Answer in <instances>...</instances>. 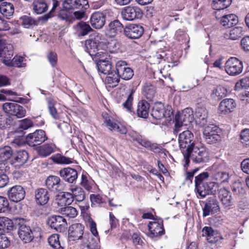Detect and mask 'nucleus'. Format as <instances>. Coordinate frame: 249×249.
Returning a JSON list of instances; mask_svg holds the SVG:
<instances>
[{
    "instance_id": "obj_7",
    "label": "nucleus",
    "mask_w": 249,
    "mask_h": 249,
    "mask_svg": "<svg viewBox=\"0 0 249 249\" xmlns=\"http://www.w3.org/2000/svg\"><path fill=\"white\" fill-rule=\"evenodd\" d=\"M208 177L209 174L207 172H203L195 178V189L201 198H204L209 194L206 182Z\"/></svg>"
},
{
    "instance_id": "obj_8",
    "label": "nucleus",
    "mask_w": 249,
    "mask_h": 249,
    "mask_svg": "<svg viewBox=\"0 0 249 249\" xmlns=\"http://www.w3.org/2000/svg\"><path fill=\"white\" fill-rule=\"evenodd\" d=\"M225 69L229 75L236 76L243 71L242 62L236 57H231L226 62Z\"/></svg>"
},
{
    "instance_id": "obj_49",
    "label": "nucleus",
    "mask_w": 249,
    "mask_h": 249,
    "mask_svg": "<svg viewBox=\"0 0 249 249\" xmlns=\"http://www.w3.org/2000/svg\"><path fill=\"white\" fill-rule=\"evenodd\" d=\"M156 94L155 87L150 84L145 85L142 89V94L149 101L152 100Z\"/></svg>"
},
{
    "instance_id": "obj_3",
    "label": "nucleus",
    "mask_w": 249,
    "mask_h": 249,
    "mask_svg": "<svg viewBox=\"0 0 249 249\" xmlns=\"http://www.w3.org/2000/svg\"><path fill=\"white\" fill-rule=\"evenodd\" d=\"M194 120L193 111L191 108H186L175 116V131L178 132L183 126H187Z\"/></svg>"
},
{
    "instance_id": "obj_23",
    "label": "nucleus",
    "mask_w": 249,
    "mask_h": 249,
    "mask_svg": "<svg viewBox=\"0 0 249 249\" xmlns=\"http://www.w3.org/2000/svg\"><path fill=\"white\" fill-rule=\"evenodd\" d=\"M218 198L225 208H228L232 205V198L231 192L228 190L223 188L218 193Z\"/></svg>"
},
{
    "instance_id": "obj_54",
    "label": "nucleus",
    "mask_w": 249,
    "mask_h": 249,
    "mask_svg": "<svg viewBox=\"0 0 249 249\" xmlns=\"http://www.w3.org/2000/svg\"><path fill=\"white\" fill-rule=\"evenodd\" d=\"M229 178V173L224 171L217 172L213 175V178L221 183L227 182Z\"/></svg>"
},
{
    "instance_id": "obj_37",
    "label": "nucleus",
    "mask_w": 249,
    "mask_h": 249,
    "mask_svg": "<svg viewBox=\"0 0 249 249\" xmlns=\"http://www.w3.org/2000/svg\"><path fill=\"white\" fill-rule=\"evenodd\" d=\"M57 204L60 206L71 204L73 201V198L70 192H63L58 196Z\"/></svg>"
},
{
    "instance_id": "obj_42",
    "label": "nucleus",
    "mask_w": 249,
    "mask_h": 249,
    "mask_svg": "<svg viewBox=\"0 0 249 249\" xmlns=\"http://www.w3.org/2000/svg\"><path fill=\"white\" fill-rule=\"evenodd\" d=\"M80 185L86 190L90 191L94 186V181L87 174H83L81 176Z\"/></svg>"
},
{
    "instance_id": "obj_63",
    "label": "nucleus",
    "mask_w": 249,
    "mask_h": 249,
    "mask_svg": "<svg viewBox=\"0 0 249 249\" xmlns=\"http://www.w3.org/2000/svg\"><path fill=\"white\" fill-rule=\"evenodd\" d=\"M11 143L15 147H19L25 144V139L24 137L18 136L15 137Z\"/></svg>"
},
{
    "instance_id": "obj_46",
    "label": "nucleus",
    "mask_w": 249,
    "mask_h": 249,
    "mask_svg": "<svg viewBox=\"0 0 249 249\" xmlns=\"http://www.w3.org/2000/svg\"><path fill=\"white\" fill-rule=\"evenodd\" d=\"M13 154L11 147L4 146L0 147V161H6L10 159Z\"/></svg>"
},
{
    "instance_id": "obj_21",
    "label": "nucleus",
    "mask_w": 249,
    "mask_h": 249,
    "mask_svg": "<svg viewBox=\"0 0 249 249\" xmlns=\"http://www.w3.org/2000/svg\"><path fill=\"white\" fill-rule=\"evenodd\" d=\"M84 226L80 223L73 224L69 229V237L72 240L80 239L84 234Z\"/></svg>"
},
{
    "instance_id": "obj_27",
    "label": "nucleus",
    "mask_w": 249,
    "mask_h": 249,
    "mask_svg": "<svg viewBox=\"0 0 249 249\" xmlns=\"http://www.w3.org/2000/svg\"><path fill=\"white\" fill-rule=\"evenodd\" d=\"M28 159V154L25 150H20L14 154L11 160V164L15 166L24 164Z\"/></svg>"
},
{
    "instance_id": "obj_11",
    "label": "nucleus",
    "mask_w": 249,
    "mask_h": 249,
    "mask_svg": "<svg viewBox=\"0 0 249 249\" xmlns=\"http://www.w3.org/2000/svg\"><path fill=\"white\" fill-rule=\"evenodd\" d=\"M4 111L11 115L21 118L25 116L26 110L21 106L14 102H6L3 104Z\"/></svg>"
},
{
    "instance_id": "obj_38",
    "label": "nucleus",
    "mask_w": 249,
    "mask_h": 249,
    "mask_svg": "<svg viewBox=\"0 0 249 249\" xmlns=\"http://www.w3.org/2000/svg\"><path fill=\"white\" fill-rule=\"evenodd\" d=\"M208 116L207 109L203 107H197L196 109L195 117L198 120L197 121L201 125H204L207 122V119Z\"/></svg>"
},
{
    "instance_id": "obj_51",
    "label": "nucleus",
    "mask_w": 249,
    "mask_h": 249,
    "mask_svg": "<svg viewBox=\"0 0 249 249\" xmlns=\"http://www.w3.org/2000/svg\"><path fill=\"white\" fill-rule=\"evenodd\" d=\"M51 160L55 163L61 164H68L72 162V159L66 157L60 154L53 155Z\"/></svg>"
},
{
    "instance_id": "obj_13",
    "label": "nucleus",
    "mask_w": 249,
    "mask_h": 249,
    "mask_svg": "<svg viewBox=\"0 0 249 249\" xmlns=\"http://www.w3.org/2000/svg\"><path fill=\"white\" fill-rule=\"evenodd\" d=\"M101 40V36L99 34L95 36L93 38L87 40L85 44L86 51L90 55H95L98 48H101L102 43H105Z\"/></svg>"
},
{
    "instance_id": "obj_36",
    "label": "nucleus",
    "mask_w": 249,
    "mask_h": 249,
    "mask_svg": "<svg viewBox=\"0 0 249 249\" xmlns=\"http://www.w3.org/2000/svg\"><path fill=\"white\" fill-rule=\"evenodd\" d=\"M149 104L145 100L139 102L137 108V114L139 117L146 118L148 116Z\"/></svg>"
},
{
    "instance_id": "obj_45",
    "label": "nucleus",
    "mask_w": 249,
    "mask_h": 249,
    "mask_svg": "<svg viewBox=\"0 0 249 249\" xmlns=\"http://www.w3.org/2000/svg\"><path fill=\"white\" fill-rule=\"evenodd\" d=\"M107 75L105 80L107 85L111 88L116 87L120 81V77L118 73H116L115 71H112Z\"/></svg>"
},
{
    "instance_id": "obj_58",
    "label": "nucleus",
    "mask_w": 249,
    "mask_h": 249,
    "mask_svg": "<svg viewBox=\"0 0 249 249\" xmlns=\"http://www.w3.org/2000/svg\"><path fill=\"white\" fill-rule=\"evenodd\" d=\"M22 25L24 28H29L31 26L36 25V21L32 18L24 16L21 18Z\"/></svg>"
},
{
    "instance_id": "obj_52",
    "label": "nucleus",
    "mask_w": 249,
    "mask_h": 249,
    "mask_svg": "<svg viewBox=\"0 0 249 249\" xmlns=\"http://www.w3.org/2000/svg\"><path fill=\"white\" fill-rule=\"evenodd\" d=\"M49 245L54 249H64L59 241V236L57 234H53L51 235L48 239Z\"/></svg>"
},
{
    "instance_id": "obj_62",
    "label": "nucleus",
    "mask_w": 249,
    "mask_h": 249,
    "mask_svg": "<svg viewBox=\"0 0 249 249\" xmlns=\"http://www.w3.org/2000/svg\"><path fill=\"white\" fill-rule=\"evenodd\" d=\"M10 245V242L5 234L0 233V249L8 248Z\"/></svg>"
},
{
    "instance_id": "obj_53",
    "label": "nucleus",
    "mask_w": 249,
    "mask_h": 249,
    "mask_svg": "<svg viewBox=\"0 0 249 249\" xmlns=\"http://www.w3.org/2000/svg\"><path fill=\"white\" fill-rule=\"evenodd\" d=\"M61 213L69 218H73L77 215V211L76 209L71 206H67L62 208L61 209Z\"/></svg>"
},
{
    "instance_id": "obj_6",
    "label": "nucleus",
    "mask_w": 249,
    "mask_h": 249,
    "mask_svg": "<svg viewBox=\"0 0 249 249\" xmlns=\"http://www.w3.org/2000/svg\"><path fill=\"white\" fill-rule=\"evenodd\" d=\"M221 130L216 125L211 124L205 127L203 135L207 143L211 144L220 140Z\"/></svg>"
},
{
    "instance_id": "obj_61",
    "label": "nucleus",
    "mask_w": 249,
    "mask_h": 249,
    "mask_svg": "<svg viewBox=\"0 0 249 249\" xmlns=\"http://www.w3.org/2000/svg\"><path fill=\"white\" fill-rule=\"evenodd\" d=\"M10 172V167L8 163L6 161H2L0 163V174L1 175L7 176Z\"/></svg>"
},
{
    "instance_id": "obj_18",
    "label": "nucleus",
    "mask_w": 249,
    "mask_h": 249,
    "mask_svg": "<svg viewBox=\"0 0 249 249\" xmlns=\"http://www.w3.org/2000/svg\"><path fill=\"white\" fill-rule=\"evenodd\" d=\"M10 200L18 202L22 200L25 196L24 189L20 185H16L11 187L8 191Z\"/></svg>"
},
{
    "instance_id": "obj_9",
    "label": "nucleus",
    "mask_w": 249,
    "mask_h": 249,
    "mask_svg": "<svg viewBox=\"0 0 249 249\" xmlns=\"http://www.w3.org/2000/svg\"><path fill=\"white\" fill-rule=\"evenodd\" d=\"M121 14L123 19L132 21L141 18L142 16V12L138 6L129 5L124 7L122 9Z\"/></svg>"
},
{
    "instance_id": "obj_31",
    "label": "nucleus",
    "mask_w": 249,
    "mask_h": 249,
    "mask_svg": "<svg viewBox=\"0 0 249 249\" xmlns=\"http://www.w3.org/2000/svg\"><path fill=\"white\" fill-rule=\"evenodd\" d=\"M35 198L38 204L40 205L46 204L49 199L47 190L43 188L37 189L35 192Z\"/></svg>"
},
{
    "instance_id": "obj_24",
    "label": "nucleus",
    "mask_w": 249,
    "mask_h": 249,
    "mask_svg": "<svg viewBox=\"0 0 249 249\" xmlns=\"http://www.w3.org/2000/svg\"><path fill=\"white\" fill-rule=\"evenodd\" d=\"M106 17L102 13L95 12L90 18V23L92 27L96 29H101L105 24Z\"/></svg>"
},
{
    "instance_id": "obj_34",
    "label": "nucleus",
    "mask_w": 249,
    "mask_h": 249,
    "mask_svg": "<svg viewBox=\"0 0 249 249\" xmlns=\"http://www.w3.org/2000/svg\"><path fill=\"white\" fill-rule=\"evenodd\" d=\"M14 6L11 3L3 2L0 5V12L3 17L9 18L14 12Z\"/></svg>"
},
{
    "instance_id": "obj_5",
    "label": "nucleus",
    "mask_w": 249,
    "mask_h": 249,
    "mask_svg": "<svg viewBox=\"0 0 249 249\" xmlns=\"http://www.w3.org/2000/svg\"><path fill=\"white\" fill-rule=\"evenodd\" d=\"M103 117L104 119L103 124L109 130L111 131H116L122 134L127 133V129L126 127L112 117L108 115L107 113L103 114Z\"/></svg>"
},
{
    "instance_id": "obj_60",
    "label": "nucleus",
    "mask_w": 249,
    "mask_h": 249,
    "mask_svg": "<svg viewBox=\"0 0 249 249\" xmlns=\"http://www.w3.org/2000/svg\"><path fill=\"white\" fill-rule=\"evenodd\" d=\"M240 141L243 144L249 145V129H245L241 131Z\"/></svg>"
},
{
    "instance_id": "obj_29",
    "label": "nucleus",
    "mask_w": 249,
    "mask_h": 249,
    "mask_svg": "<svg viewBox=\"0 0 249 249\" xmlns=\"http://www.w3.org/2000/svg\"><path fill=\"white\" fill-rule=\"evenodd\" d=\"M74 34L78 36H85L92 30L90 25L85 22L81 21L73 26Z\"/></svg>"
},
{
    "instance_id": "obj_2",
    "label": "nucleus",
    "mask_w": 249,
    "mask_h": 249,
    "mask_svg": "<svg viewBox=\"0 0 249 249\" xmlns=\"http://www.w3.org/2000/svg\"><path fill=\"white\" fill-rule=\"evenodd\" d=\"M190 158L196 163H204L207 162L209 160V153L208 150L204 146L196 143L188 151L186 156H184L185 161L184 166H188L190 162Z\"/></svg>"
},
{
    "instance_id": "obj_55",
    "label": "nucleus",
    "mask_w": 249,
    "mask_h": 249,
    "mask_svg": "<svg viewBox=\"0 0 249 249\" xmlns=\"http://www.w3.org/2000/svg\"><path fill=\"white\" fill-rule=\"evenodd\" d=\"M248 88H249V78L245 77L236 83L234 89L239 91L243 89H247Z\"/></svg>"
},
{
    "instance_id": "obj_17",
    "label": "nucleus",
    "mask_w": 249,
    "mask_h": 249,
    "mask_svg": "<svg viewBox=\"0 0 249 249\" xmlns=\"http://www.w3.org/2000/svg\"><path fill=\"white\" fill-rule=\"evenodd\" d=\"M220 210L218 202L213 197L208 198L203 208V216H207L217 213Z\"/></svg>"
},
{
    "instance_id": "obj_35",
    "label": "nucleus",
    "mask_w": 249,
    "mask_h": 249,
    "mask_svg": "<svg viewBox=\"0 0 249 249\" xmlns=\"http://www.w3.org/2000/svg\"><path fill=\"white\" fill-rule=\"evenodd\" d=\"M238 17L234 14H230L223 16L220 20L221 24L223 26L230 27L238 23Z\"/></svg>"
},
{
    "instance_id": "obj_43",
    "label": "nucleus",
    "mask_w": 249,
    "mask_h": 249,
    "mask_svg": "<svg viewBox=\"0 0 249 249\" xmlns=\"http://www.w3.org/2000/svg\"><path fill=\"white\" fill-rule=\"evenodd\" d=\"M48 5L44 0H36L33 3V9L36 14H41L48 9Z\"/></svg>"
},
{
    "instance_id": "obj_40",
    "label": "nucleus",
    "mask_w": 249,
    "mask_h": 249,
    "mask_svg": "<svg viewBox=\"0 0 249 249\" xmlns=\"http://www.w3.org/2000/svg\"><path fill=\"white\" fill-rule=\"evenodd\" d=\"M243 28L241 27H236L225 34V38L233 40L238 39L243 36Z\"/></svg>"
},
{
    "instance_id": "obj_56",
    "label": "nucleus",
    "mask_w": 249,
    "mask_h": 249,
    "mask_svg": "<svg viewBox=\"0 0 249 249\" xmlns=\"http://www.w3.org/2000/svg\"><path fill=\"white\" fill-rule=\"evenodd\" d=\"M135 92L134 89H131L130 93L127 97L126 100L123 103V106L128 111H131L132 106L133 97V95Z\"/></svg>"
},
{
    "instance_id": "obj_25",
    "label": "nucleus",
    "mask_w": 249,
    "mask_h": 249,
    "mask_svg": "<svg viewBox=\"0 0 249 249\" xmlns=\"http://www.w3.org/2000/svg\"><path fill=\"white\" fill-rule=\"evenodd\" d=\"M235 107L236 103L233 99L227 98L220 103L218 110L222 114H226L233 111Z\"/></svg>"
},
{
    "instance_id": "obj_48",
    "label": "nucleus",
    "mask_w": 249,
    "mask_h": 249,
    "mask_svg": "<svg viewBox=\"0 0 249 249\" xmlns=\"http://www.w3.org/2000/svg\"><path fill=\"white\" fill-rule=\"evenodd\" d=\"M102 41L105 43H102L101 48L105 50L107 52L113 53L115 52L116 48L117 47L116 41L113 39H111L110 41H106L103 38H102Z\"/></svg>"
},
{
    "instance_id": "obj_47",
    "label": "nucleus",
    "mask_w": 249,
    "mask_h": 249,
    "mask_svg": "<svg viewBox=\"0 0 249 249\" xmlns=\"http://www.w3.org/2000/svg\"><path fill=\"white\" fill-rule=\"evenodd\" d=\"M58 17L62 20L66 21H71L72 20V11L68 8H62L59 10Z\"/></svg>"
},
{
    "instance_id": "obj_16",
    "label": "nucleus",
    "mask_w": 249,
    "mask_h": 249,
    "mask_svg": "<svg viewBox=\"0 0 249 249\" xmlns=\"http://www.w3.org/2000/svg\"><path fill=\"white\" fill-rule=\"evenodd\" d=\"M124 30L125 35L131 39L140 38L143 34L144 31L142 26L135 24H130L126 26Z\"/></svg>"
},
{
    "instance_id": "obj_12",
    "label": "nucleus",
    "mask_w": 249,
    "mask_h": 249,
    "mask_svg": "<svg viewBox=\"0 0 249 249\" xmlns=\"http://www.w3.org/2000/svg\"><path fill=\"white\" fill-rule=\"evenodd\" d=\"M47 139L45 132L38 129L32 133H30L26 137L27 144L30 146L39 145Z\"/></svg>"
},
{
    "instance_id": "obj_64",
    "label": "nucleus",
    "mask_w": 249,
    "mask_h": 249,
    "mask_svg": "<svg viewBox=\"0 0 249 249\" xmlns=\"http://www.w3.org/2000/svg\"><path fill=\"white\" fill-rule=\"evenodd\" d=\"M8 199L4 196H0V213L6 211L8 207Z\"/></svg>"
},
{
    "instance_id": "obj_4",
    "label": "nucleus",
    "mask_w": 249,
    "mask_h": 249,
    "mask_svg": "<svg viewBox=\"0 0 249 249\" xmlns=\"http://www.w3.org/2000/svg\"><path fill=\"white\" fill-rule=\"evenodd\" d=\"M179 146L182 149L183 156H186L188 151L196 143H195L193 134L189 130L184 131L180 133L178 138Z\"/></svg>"
},
{
    "instance_id": "obj_1",
    "label": "nucleus",
    "mask_w": 249,
    "mask_h": 249,
    "mask_svg": "<svg viewBox=\"0 0 249 249\" xmlns=\"http://www.w3.org/2000/svg\"><path fill=\"white\" fill-rule=\"evenodd\" d=\"M13 55L12 46L10 44H6L5 40L0 39V57H1L2 62L5 65L10 66L14 61L18 67H23L24 58L22 56H16L12 58Z\"/></svg>"
},
{
    "instance_id": "obj_30",
    "label": "nucleus",
    "mask_w": 249,
    "mask_h": 249,
    "mask_svg": "<svg viewBox=\"0 0 249 249\" xmlns=\"http://www.w3.org/2000/svg\"><path fill=\"white\" fill-rule=\"evenodd\" d=\"M88 4L87 0H65L62 1V6L72 11L73 9L83 7Z\"/></svg>"
},
{
    "instance_id": "obj_10",
    "label": "nucleus",
    "mask_w": 249,
    "mask_h": 249,
    "mask_svg": "<svg viewBox=\"0 0 249 249\" xmlns=\"http://www.w3.org/2000/svg\"><path fill=\"white\" fill-rule=\"evenodd\" d=\"M18 225V234L20 239L24 243L30 242L34 238V235L30 227L27 226L24 219H19L16 220Z\"/></svg>"
},
{
    "instance_id": "obj_50",
    "label": "nucleus",
    "mask_w": 249,
    "mask_h": 249,
    "mask_svg": "<svg viewBox=\"0 0 249 249\" xmlns=\"http://www.w3.org/2000/svg\"><path fill=\"white\" fill-rule=\"evenodd\" d=\"M231 3V0H213L212 7L213 9L220 10L227 8Z\"/></svg>"
},
{
    "instance_id": "obj_14",
    "label": "nucleus",
    "mask_w": 249,
    "mask_h": 249,
    "mask_svg": "<svg viewBox=\"0 0 249 249\" xmlns=\"http://www.w3.org/2000/svg\"><path fill=\"white\" fill-rule=\"evenodd\" d=\"M116 68L120 78L124 80L130 79L134 75L133 70L128 67L124 61H118L116 64Z\"/></svg>"
},
{
    "instance_id": "obj_39",
    "label": "nucleus",
    "mask_w": 249,
    "mask_h": 249,
    "mask_svg": "<svg viewBox=\"0 0 249 249\" xmlns=\"http://www.w3.org/2000/svg\"><path fill=\"white\" fill-rule=\"evenodd\" d=\"M97 66L99 72L104 74H108L112 72L111 64L107 60L100 59L97 63Z\"/></svg>"
},
{
    "instance_id": "obj_28",
    "label": "nucleus",
    "mask_w": 249,
    "mask_h": 249,
    "mask_svg": "<svg viewBox=\"0 0 249 249\" xmlns=\"http://www.w3.org/2000/svg\"><path fill=\"white\" fill-rule=\"evenodd\" d=\"M47 187L51 191L57 192L61 190L60 178L55 176H50L46 180Z\"/></svg>"
},
{
    "instance_id": "obj_22",
    "label": "nucleus",
    "mask_w": 249,
    "mask_h": 249,
    "mask_svg": "<svg viewBox=\"0 0 249 249\" xmlns=\"http://www.w3.org/2000/svg\"><path fill=\"white\" fill-rule=\"evenodd\" d=\"M123 26L118 20H114L109 23L106 28L105 34L109 37H113L121 33Z\"/></svg>"
},
{
    "instance_id": "obj_41",
    "label": "nucleus",
    "mask_w": 249,
    "mask_h": 249,
    "mask_svg": "<svg viewBox=\"0 0 249 249\" xmlns=\"http://www.w3.org/2000/svg\"><path fill=\"white\" fill-rule=\"evenodd\" d=\"M54 145L52 144H44L37 147L38 154L42 157H46L54 152Z\"/></svg>"
},
{
    "instance_id": "obj_32",
    "label": "nucleus",
    "mask_w": 249,
    "mask_h": 249,
    "mask_svg": "<svg viewBox=\"0 0 249 249\" xmlns=\"http://www.w3.org/2000/svg\"><path fill=\"white\" fill-rule=\"evenodd\" d=\"M69 190L72 196L73 200L77 201H82L85 199V193L82 188L77 185H71L70 186Z\"/></svg>"
},
{
    "instance_id": "obj_33",
    "label": "nucleus",
    "mask_w": 249,
    "mask_h": 249,
    "mask_svg": "<svg viewBox=\"0 0 249 249\" xmlns=\"http://www.w3.org/2000/svg\"><path fill=\"white\" fill-rule=\"evenodd\" d=\"M227 93L228 90L225 87L221 85H218L213 89L211 94V96L212 99L215 100H220L226 97Z\"/></svg>"
},
{
    "instance_id": "obj_15",
    "label": "nucleus",
    "mask_w": 249,
    "mask_h": 249,
    "mask_svg": "<svg viewBox=\"0 0 249 249\" xmlns=\"http://www.w3.org/2000/svg\"><path fill=\"white\" fill-rule=\"evenodd\" d=\"M202 235L209 243L212 244L216 243L223 239L220 233L209 226H205L202 229Z\"/></svg>"
},
{
    "instance_id": "obj_44",
    "label": "nucleus",
    "mask_w": 249,
    "mask_h": 249,
    "mask_svg": "<svg viewBox=\"0 0 249 249\" xmlns=\"http://www.w3.org/2000/svg\"><path fill=\"white\" fill-rule=\"evenodd\" d=\"M164 113L165 111L163 105L160 103L154 106L152 111L151 115L155 119L160 120L164 117Z\"/></svg>"
},
{
    "instance_id": "obj_19",
    "label": "nucleus",
    "mask_w": 249,
    "mask_h": 249,
    "mask_svg": "<svg viewBox=\"0 0 249 249\" xmlns=\"http://www.w3.org/2000/svg\"><path fill=\"white\" fill-rule=\"evenodd\" d=\"M47 223L52 228L59 231H61L67 225L66 219L59 215H54L48 218Z\"/></svg>"
},
{
    "instance_id": "obj_20",
    "label": "nucleus",
    "mask_w": 249,
    "mask_h": 249,
    "mask_svg": "<svg viewBox=\"0 0 249 249\" xmlns=\"http://www.w3.org/2000/svg\"><path fill=\"white\" fill-rule=\"evenodd\" d=\"M59 175L65 181L69 183H74L78 178L77 170L70 167L64 168L60 170Z\"/></svg>"
},
{
    "instance_id": "obj_57",
    "label": "nucleus",
    "mask_w": 249,
    "mask_h": 249,
    "mask_svg": "<svg viewBox=\"0 0 249 249\" xmlns=\"http://www.w3.org/2000/svg\"><path fill=\"white\" fill-rule=\"evenodd\" d=\"M83 238L84 240L88 238V240H87V242H85V244H86L89 249H94L95 248L97 243L96 241L93 239L92 235L85 234Z\"/></svg>"
},
{
    "instance_id": "obj_26",
    "label": "nucleus",
    "mask_w": 249,
    "mask_h": 249,
    "mask_svg": "<svg viewBox=\"0 0 249 249\" xmlns=\"http://www.w3.org/2000/svg\"><path fill=\"white\" fill-rule=\"evenodd\" d=\"M148 229L151 237L161 236L164 233L163 225L161 223L157 221L150 222L148 224Z\"/></svg>"
},
{
    "instance_id": "obj_59",
    "label": "nucleus",
    "mask_w": 249,
    "mask_h": 249,
    "mask_svg": "<svg viewBox=\"0 0 249 249\" xmlns=\"http://www.w3.org/2000/svg\"><path fill=\"white\" fill-rule=\"evenodd\" d=\"M33 126V122L29 118H25L19 121V128L26 130Z\"/></svg>"
}]
</instances>
